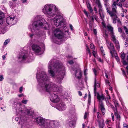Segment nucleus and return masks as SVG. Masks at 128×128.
Listing matches in <instances>:
<instances>
[{"instance_id":"8","label":"nucleus","mask_w":128,"mask_h":128,"mask_svg":"<svg viewBox=\"0 0 128 128\" xmlns=\"http://www.w3.org/2000/svg\"><path fill=\"white\" fill-rule=\"evenodd\" d=\"M49 126L48 128H56L58 127L60 124V123L58 121L55 120H50L48 122Z\"/></svg>"},{"instance_id":"40","label":"nucleus","mask_w":128,"mask_h":128,"mask_svg":"<svg viewBox=\"0 0 128 128\" xmlns=\"http://www.w3.org/2000/svg\"><path fill=\"white\" fill-rule=\"evenodd\" d=\"M123 126L124 128H127L128 127V125L124 123L123 124Z\"/></svg>"},{"instance_id":"18","label":"nucleus","mask_w":128,"mask_h":128,"mask_svg":"<svg viewBox=\"0 0 128 128\" xmlns=\"http://www.w3.org/2000/svg\"><path fill=\"white\" fill-rule=\"evenodd\" d=\"M99 102L102 112L103 115H104L106 112V110L105 108L104 107L102 102L101 100L99 101Z\"/></svg>"},{"instance_id":"24","label":"nucleus","mask_w":128,"mask_h":128,"mask_svg":"<svg viewBox=\"0 0 128 128\" xmlns=\"http://www.w3.org/2000/svg\"><path fill=\"white\" fill-rule=\"evenodd\" d=\"M4 16L3 13L0 12V24H2L3 22V18Z\"/></svg>"},{"instance_id":"6","label":"nucleus","mask_w":128,"mask_h":128,"mask_svg":"<svg viewBox=\"0 0 128 128\" xmlns=\"http://www.w3.org/2000/svg\"><path fill=\"white\" fill-rule=\"evenodd\" d=\"M54 24L56 27H61L64 25V19L61 15L56 16L54 18Z\"/></svg>"},{"instance_id":"19","label":"nucleus","mask_w":128,"mask_h":128,"mask_svg":"<svg viewBox=\"0 0 128 128\" xmlns=\"http://www.w3.org/2000/svg\"><path fill=\"white\" fill-rule=\"evenodd\" d=\"M126 54L124 53H122L120 55V57L123 60L122 63L124 65H126L128 64V63L124 60Z\"/></svg>"},{"instance_id":"50","label":"nucleus","mask_w":128,"mask_h":128,"mask_svg":"<svg viewBox=\"0 0 128 128\" xmlns=\"http://www.w3.org/2000/svg\"><path fill=\"white\" fill-rule=\"evenodd\" d=\"M124 12H126L125 11L124 12L123 11L122 12L121 14V16L122 17H123L124 16Z\"/></svg>"},{"instance_id":"31","label":"nucleus","mask_w":128,"mask_h":128,"mask_svg":"<svg viewBox=\"0 0 128 128\" xmlns=\"http://www.w3.org/2000/svg\"><path fill=\"white\" fill-rule=\"evenodd\" d=\"M96 81L94 82V92L95 95H96Z\"/></svg>"},{"instance_id":"17","label":"nucleus","mask_w":128,"mask_h":128,"mask_svg":"<svg viewBox=\"0 0 128 128\" xmlns=\"http://www.w3.org/2000/svg\"><path fill=\"white\" fill-rule=\"evenodd\" d=\"M75 75L77 78L78 79H80L82 76V75L81 70L80 69H77L76 70Z\"/></svg>"},{"instance_id":"35","label":"nucleus","mask_w":128,"mask_h":128,"mask_svg":"<svg viewBox=\"0 0 128 128\" xmlns=\"http://www.w3.org/2000/svg\"><path fill=\"white\" fill-rule=\"evenodd\" d=\"M10 41V40L9 39H7L4 42V45H6Z\"/></svg>"},{"instance_id":"57","label":"nucleus","mask_w":128,"mask_h":128,"mask_svg":"<svg viewBox=\"0 0 128 128\" xmlns=\"http://www.w3.org/2000/svg\"><path fill=\"white\" fill-rule=\"evenodd\" d=\"M78 92L79 95L80 96H81L82 95V93L80 91H79Z\"/></svg>"},{"instance_id":"58","label":"nucleus","mask_w":128,"mask_h":128,"mask_svg":"<svg viewBox=\"0 0 128 128\" xmlns=\"http://www.w3.org/2000/svg\"><path fill=\"white\" fill-rule=\"evenodd\" d=\"M94 10L95 12L96 13H97V9L96 8V7H94Z\"/></svg>"},{"instance_id":"5","label":"nucleus","mask_w":128,"mask_h":128,"mask_svg":"<svg viewBox=\"0 0 128 128\" xmlns=\"http://www.w3.org/2000/svg\"><path fill=\"white\" fill-rule=\"evenodd\" d=\"M58 87L56 85L52 83L48 84H44V86L42 87L43 90L50 92L52 91L54 92L57 91L58 90Z\"/></svg>"},{"instance_id":"55","label":"nucleus","mask_w":128,"mask_h":128,"mask_svg":"<svg viewBox=\"0 0 128 128\" xmlns=\"http://www.w3.org/2000/svg\"><path fill=\"white\" fill-rule=\"evenodd\" d=\"M110 120H106V121L105 123L106 124H108L109 123V122H110Z\"/></svg>"},{"instance_id":"4","label":"nucleus","mask_w":128,"mask_h":128,"mask_svg":"<svg viewBox=\"0 0 128 128\" xmlns=\"http://www.w3.org/2000/svg\"><path fill=\"white\" fill-rule=\"evenodd\" d=\"M108 30L110 32V35L111 36V39L113 42L115 44L116 48L118 49L120 48V46L119 42L117 40L116 36L113 31V27L110 25H108L106 26Z\"/></svg>"},{"instance_id":"48","label":"nucleus","mask_w":128,"mask_h":128,"mask_svg":"<svg viewBox=\"0 0 128 128\" xmlns=\"http://www.w3.org/2000/svg\"><path fill=\"white\" fill-rule=\"evenodd\" d=\"M122 73L124 75L126 76V72H125V71L124 70H122Z\"/></svg>"},{"instance_id":"60","label":"nucleus","mask_w":128,"mask_h":128,"mask_svg":"<svg viewBox=\"0 0 128 128\" xmlns=\"http://www.w3.org/2000/svg\"><path fill=\"white\" fill-rule=\"evenodd\" d=\"M98 59L99 61L100 62H102V61L101 58H98Z\"/></svg>"},{"instance_id":"21","label":"nucleus","mask_w":128,"mask_h":128,"mask_svg":"<svg viewBox=\"0 0 128 128\" xmlns=\"http://www.w3.org/2000/svg\"><path fill=\"white\" fill-rule=\"evenodd\" d=\"M97 98L99 101L101 100H103L105 99V97L104 95L102 94L101 95H100L98 93H97Z\"/></svg>"},{"instance_id":"16","label":"nucleus","mask_w":128,"mask_h":128,"mask_svg":"<svg viewBox=\"0 0 128 128\" xmlns=\"http://www.w3.org/2000/svg\"><path fill=\"white\" fill-rule=\"evenodd\" d=\"M28 57V55L27 54L22 52L20 54L18 58L22 60H26Z\"/></svg>"},{"instance_id":"34","label":"nucleus","mask_w":128,"mask_h":128,"mask_svg":"<svg viewBox=\"0 0 128 128\" xmlns=\"http://www.w3.org/2000/svg\"><path fill=\"white\" fill-rule=\"evenodd\" d=\"M115 110H114V111L115 110H117V108L118 106V103L117 102H116V103H115Z\"/></svg>"},{"instance_id":"1","label":"nucleus","mask_w":128,"mask_h":128,"mask_svg":"<svg viewBox=\"0 0 128 128\" xmlns=\"http://www.w3.org/2000/svg\"><path fill=\"white\" fill-rule=\"evenodd\" d=\"M104 6L105 7L106 12L108 13L111 17L113 20V23L115 24L116 22V21H117L119 24H121L120 20L118 18L116 14L117 13V7L116 6V2H113L111 6V10H110V8L109 5L107 2H106L104 4Z\"/></svg>"},{"instance_id":"46","label":"nucleus","mask_w":128,"mask_h":128,"mask_svg":"<svg viewBox=\"0 0 128 128\" xmlns=\"http://www.w3.org/2000/svg\"><path fill=\"white\" fill-rule=\"evenodd\" d=\"M93 71L94 72V74L95 76L96 75V70L95 68H94L93 69Z\"/></svg>"},{"instance_id":"41","label":"nucleus","mask_w":128,"mask_h":128,"mask_svg":"<svg viewBox=\"0 0 128 128\" xmlns=\"http://www.w3.org/2000/svg\"><path fill=\"white\" fill-rule=\"evenodd\" d=\"M88 114V113L86 112L85 113L84 116V119H86L87 117V115Z\"/></svg>"},{"instance_id":"62","label":"nucleus","mask_w":128,"mask_h":128,"mask_svg":"<svg viewBox=\"0 0 128 128\" xmlns=\"http://www.w3.org/2000/svg\"><path fill=\"white\" fill-rule=\"evenodd\" d=\"M87 70L86 69L84 71V74L86 75V72L87 71Z\"/></svg>"},{"instance_id":"3","label":"nucleus","mask_w":128,"mask_h":128,"mask_svg":"<svg viewBox=\"0 0 128 128\" xmlns=\"http://www.w3.org/2000/svg\"><path fill=\"white\" fill-rule=\"evenodd\" d=\"M56 12V7L52 4L45 5L43 9V12L44 13L50 16L54 14Z\"/></svg>"},{"instance_id":"61","label":"nucleus","mask_w":128,"mask_h":128,"mask_svg":"<svg viewBox=\"0 0 128 128\" xmlns=\"http://www.w3.org/2000/svg\"><path fill=\"white\" fill-rule=\"evenodd\" d=\"M91 102V98H88V103L90 104Z\"/></svg>"},{"instance_id":"12","label":"nucleus","mask_w":128,"mask_h":128,"mask_svg":"<svg viewBox=\"0 0 128 128\" xmlns=\"http://www.w3.org/2000/svg\"><path fill=\"white\" fill-rule=\"evenodd\" d=\"M107 46L110 50V53L112 55V53H116V51L115 50L113 44L111 42L107 41L106 42Z\"/></svg>"},{"instance_id":"30","label":"nucleus","mask_w":128,"mask_h":128,"mask_svg":"<svg viewBox=\"0 0 128 128\" xmlns=\"http://www.w3.org/2000/svg\"><path fill=\"white\" fill-rule=\"evenodd\" d=\"M103 36L105 38L106 41L107 42V41H108L107 40V38H108V34H107L106 32L104 33L103 34Z\"/></svg>"},{"instance_id":"2","label":"nucleus","mask_w":128,"mask_h":128,"mask_svg":"<svg viewBox=\"0 0 128 128\" xmlns=\"http://www.w3.org/2000/svg\"><path fill=\"white\" fill-rule=\"evenodd\" d=\"M53 67L54 68V69L57 71H60L64 68L62 63L57 61L56 60H54L50 61L48 64V68L49 69L48 71L52 77H53L54 75V72L52 70Z\"/></svg>"},{"instance_id":"47","label":"nucleus","mask_w":128,"mask_h":128,"mask_svg":"<svg viewBox=\"0 0 128 128\" xmlns=\"http://www.w3.org/2000/svg\"><path fill=\"white\" fill-rule=\"evenodd\" d=\"M118 31L120 33H122V30L121 28H118Z\"/></svg>"},{"instance_id":"39","label":"nucleus","mask_w":128,"mask_h":128,"mask_svg":"<svg viewBox=\"0 0 128 128\" xmlns=\"http://www.w3.org/2000/svg\"><path fill=\"white\" fill-rule=\"evenodd\" d=\"M4 79L3 76L2 75H0V81H2Z\"/></svg>"},{"instance_id":"13","label":"nucleus","mask_w":128,"mask_h":128,"mask_svg":"<svg viewBox=\"0 0 128 128\" xmlns=\"http://www.w3.org/2000/svg\"><path fill=\"white\" fill-rule=\"evenodd\" d=\"M37 79L38 81H41V80L46 81L47 80V76L44 72H42L41 73L40 76L37 75Z\"/></svg>"},{"instance_id":"53","label":"nucleus","mask_w":128,"mask_h":128,"mask_svg":"<svg viewBox=\"0 0 128 128\" xmlns=\"http://www.w3.org/2000/svg\"><path fill=\"white\" fill-rule=\"evenodd\" d=\"M68 62L70 64H72L74 63V62L72 60H71L69 61Z\"/></svg>"},{"instance_id":"26","label":"nucleus","mask_w":128,"mask_h":128,"mask_svg":"<svg viewBox=\"0 0 128 128\" xmlns=\"http://www.w3.org/2000/svg\"><path fill=\"white\" fill-rule=\"evenodd\" d=\"M87 6L90 12H92L93 10L91 6L89 3L87 4Z\"/></svg>"},{"instance_id":"33","label":"nucleus","mask_w":128,"mask_h":128,"mask_svg":"<svg viewBox=\"0 0 128 128\" xmlns=\"http://www.w3.org/2000/svg\"><path fill=\"white\" fill-rule=\"evenodd\" d=\"M99 14L100 16V17L102 19V21H104V15L103 14H101L100 12H99Z\"/></svg>"},{"instance_id":"7","label":"nucleus","mask_w":128,"mask_h":128,"mask_svg":"<svg viewBox=\"0 0 128 128\" xmlns=\"http://www.w3.org/2000/svg\"><path fill=\"white\" fill-rule=\"evenodd\" d=\"M49 121V120H46L40 117H38L36 119V122L43 128H48V122Z\"/></svg>"},{"instance_id":"36","label":"nucleus","mask_w":128,"mask_h":128,"mask_svg":"<svg viewBox=\"0 0 128 128\" xmlns=\"http://www.w3.org/2000/svg\"><path fill=\"white\" fill-rule=\"evenodd\" d=\"M86 47H87V49H86V50L88 52L89 54L90 55L91 54V53L90 52V50L87 45H86Z\"/></svg>"},{"instance_id":"63","label":"nucleus","mask_w":128,"mask_h":128,"mask_svg":"<svg viewBox=\"0 0 128 128\" xmlns=\"http://www.w3.org/2000/svg\"><path fill=\"white\" fill-rule=\"evenodd\" d=\"M95 52L94 51V50H93L92 51V53L93 54V55L94 56H95Z\"/></svg>"},{"instance_id":"14","label":"nucleus","mask_w":128,"mask_h":128,"mask_svg":"<svg viewBox=\"0 0 128 128\" xmlns=\"http://www.w3.org/2000/svg\"><path fill=\"white\" fill-rule=\"evenodd\" d=\"M32 50L36 54L39 55L38 54L41 52V48L38 45L34 44L32 45Z\"/></svg>"},{"instance_id":"44","label":"nucleus","mask_w":128,"mask_h":128,"mask_svg":"<svg viewBox=\"0 0 128 128\" xmlns=\"http://www.w3.org/2000/svg\"><path fill=\"white\" fill-rule=\"evenodd\" d=\"M84 13L86 15V16H88V14L87 12L86 11V10H84Z\"/></svg>"},{"instance_id":"56","label":"nucleus","mask_w":128,"mask_h":128,"mask_svg":"<svg viewBox=\"0 0 128 128\" xmlns=\"http://www.w3.org/2000/svg\"><path fill=\"white\" fill-rule=\"evenodd\" d=\"M95 34H96L97 32L96 29H94L93 30Z\"/></svg>"},{"instance_id":"25","label":"nucleus","mask_w":128,"mask_h":128,"mask_svg":"<svg viewBox=\"0 0 128 128\" xmlns=\"http://www.w3.org/2000/svg\"><path fill=\"white\" fill-rule=\"evenodd\" d=\"M112 54H111L112 56V58H113L114 56L116 58V60L118 62H120V60L119 58L117 56V53L116 52V53L113 54L112 53Z\"/></svg>"},{"instance_id":"22","label":"nucleus","mask_w":128,"mask_h":128,"mask_svg":"<svg viewBox=\"0 0 128 128\" xmlns=\"http://www.w3.org/2000/svg\"><path fill=\"white\" fill-rule=\"evenodd\" d=\"M96 115L98 118V119L97 120V121L98 122L99 126H100L102 123L101 120H100V118H101V114L100 112H98Z\"/></svg>"},{"instance_id":"11","label":"nucleus","mask_w":128,"mask_h":128,"mask_svg":"<svg viewBox=\"0 0 128 128\" xmlns=\"http://www.w3.org/2000/svg\"><path fill=\"white\" fill-rule=\"evenodd\" d=\"M43 25V24L40 20L34 21L32 24L33 28L35 30H38Z\"/></svg>"},{"instance_id":"9","label":"nucleus","mask_w":128,"mask_h":128,"mask_svg":"<svg viewBox=\"0 0 128 128\" xmlns=\"http://www.w3.org/2000/svg\"><path fill=\"white\" fill-rule=\"evenodd\" d=\"M53 34L56 37L59 39H61L63 37H65L62 31L59 28H57L54 30Z\"/></svg>"},{"instance_id":"37","label":"nucleus","mask_w":128,"mask_h":128,"mask_svg":"<svg viewBox=\"0 0 128 128\" xmlns=\"http://www.w3.org/2000/svg\"><path fill=\"white\" fill-rule=\"evenodd\" d=\"M90 47L92 49H94V44L92 43H91L90 44Z\"/></svg>"},{"instance_id":"20","label":"nucleus","mask_w":128,"mask_h":128,"mask_svg":"<svg viewBox=\"0 0 128 128\" xmlns=\"http://www.w3.org/2000/svg\"><path fill=\"white\" fill-rule=\"evenodd\" d=\"M58 108L60 110L62 111L65 110L66 108V106L63 103H60L58 105Z\"/></svg>"},{"instance_id":"28","label":"nucleus","mask_w":128,"mask_h":128,"mask_svg":"<svg viewBox=\"0 0 128 128\" xmlns=\"http://www.w3.org/2000/svg\"><path fill=\"white\" fill-rule=\"evenodd\" d=\"M114 114L116 116L117 118L120 119V115L118 114L117 113V111L116 110H114Z\"/></svg>"},{"instance_id":"45","label":"nucleus","mask_w":128,"mask_h":128,"mask_svg":"<svg viewBox=\"0 0 128 128\" xmlns=\"http://www.w3.org/2000/svg\"><path fill=\"white\" fill-rule=\"evenodd\" d=\"M46 26L45 27H44L45 29H46V30L48 29V28H48L49 27V25H48V24L47 23L46 24Z\"/></svg>"},{"instance_id":"32","label":"nucleus","mask_w":128,"mask_h":128,"mask_svg":"<svg viewBox=\"0 0 128 128\" xmlns=\"http://www.w3.org/2000/svg\"><path fill=\"white\" fill-rule=\"evenodd\" d=\"M64 71L63 72H62V74H61V76L60 77V78H58V79H59V80H62L64 78Z\"/></svg>"},{"instance_id":"49","label":"nucleus","mask_w":128,"mask_h":128,"mask_svg":"<svg viewBox=\"0 0 128 128\" xmlns=\"http://www.w3.org/2000/svg\"><path fill=\"white\" fill-rule=\"evenodd\" d=\"M100 50L101 52L103 53V54H104V50L102 46L100 48Z\"/></svg>"},{"instance_id":"27","label":"nucleus","mask_w":128,"mask_h":128,"mask_svg":"<svg viewBox=\"0 0 128 128\" xmlns=\"http://www.w3.org/2000/svg\"><path fill=\"white\" fill-rule=\"evenodd\" d=\"M123 27L124 30L125 31L126 33L127 34L128 38L126 40H127L128 41V29L126 26H124Z\"/></svg>"},{"instance_id":"64","label":"nucleus","mask_w":128,"mask_h":128,"mask_svg":"<svg viewBox=\"0 0 128 128\" xmlns=\"http://www.w3.org/2000/svg\"><path fill=\"white\" fill-rule=\"evenodd\" d=\"M2 58H3V60H5V58H6V56H5V55H4L2 56Z\"/></svg>"},{"instance_id":"29","label":"nucleus","mask_w":128,"mask_h":128,"mask_svg":"<svg viewBox=\"0 0 128 128\" xmlns=\"http://www.w3.org/2000/svg\"><path fill=\"white\" fill-rule=\"evenodd\" d=\"M74 122L72 120H71L69 122V125L70 126L72 127L74 126Z\"/></svg>"},{"instance_id":"59","label":"nucleus","mask_w":128,"mask_h":128,"mask_svg":"<svg viewBox=\"0 0 128 128\" xmlns=\"http://www.w3.org/2000/svg\"><path fill=\"white\" fill-rule=\"evenodd\" d=\"M111 108H112V110H114H114H115V108L114 107V106L111 105Z\"/></svg>"},{"instance_id":"42","label":"nucleus","mask_w":128,"mask_h":128,"mask_svg":"<svg viewBox=\"0 0 128 128\" xmlns=\"http://www.w3.org/2000/svg\"><path fill=\"white\" fill-rule=\"evenodd\" d=\"M28 100H22V103H24L25 104H26Z\"/></svg>"},{"instance_id":"43","label":"nucleus","mask_w":128,"mask_h":128,"mask_svg":"<svg viewBox=\"0 0 128 128\" xmlns=\"http://www.w3.org/2000/svg\"><path fill=\"white\" fill-rule=\"evenodd\" d=\"M92 20V21H94V18H95L96 19V16L95 15L93 16H91Z\"/></svg>"},{"instance_id":"52","label":"nucleus","mask_w":128,"mask_h":128,"mask_svg":"<svg viewBox=\"0 0 128 128\" xmlns=\"http://www.w3.org/2000/svg\"><path fill=\"white\" fill-rule=\"evenodd\" d=\"M70 28L71 30H73V26H72V25L71 24H70Z\"/></svg>"},{"instance_id":"15","label":"nucleus","mask_w":128,"mask_h":128,"mask_svg":"<svg viewBox=\"0 0 128 128\" xmlns=\"http://www.w3.org/2000/svg\"><path fill=\"white\" fill-rule=\"evenodd\" d=\"M50 99L52 102H59L60 99L58 96L54 94H52L50 96Z\"/></svg>"},{"instance_id":"54","label":"nucleus","mask_w":128,"mask_h":128,"mask_svg":"<svg viewBox=\"0 0 128 128\" xmlns=\"http://www.w3.org/2000/svg\"><path fill=\"white\" fill-rule=\"evenodd\" d=\"M22 87H20L19 89V92H21L22 91Z\"/></svg>"},{"instance_id":"23","label":"nucleus","mask_w":128,"mask_h":128,"mask_svg":"<svg viewBox=\"0 0 128 128\" xmlns=\"http://www.w3.org/2000/svg\"><path fill=\"white\" fill-rule=\"evenodd\" d=\"M96 3L98 5L99 8V10L100 11V10H102V7L100 0H96Z\"/></svg>"},{"instance_id":"51","label":"nucleus","mask_w":128,"mask_h":128,"mask_svg":"<svg viewBox=\"0 0 128 128\" xmlns=\"http://www.w3.org/2000/svg\"><path fill=\"white\" fill-rule=\"evenodd\" d=\"M111 116H112V119L113 121L114 120V118L113 114L112 113L111 114Z\"/></svg>"},{"instance_id":"38","label":"nucleus","mask_w":128,"mask_h":128,"mask_svg":"<svg viewBox=\"0 0 128 128\" xmlns=\"http://www.w3.org/2000/svg\"><path fill=\"white\" fill-rule=\"evenodd\" d=\"M117 5L118 6H119L120 7L122 8V3L121 2H120L117 4Z\"/></svg>"},{"instance_id":"10","label":"nucleus","mask_w":128,"mask_h":128,"mask_svg":"<svg viewBox=\"0 0 128 128\" xmlns=\"http://www.w3.org/2000/svg\"><path fill=\"white\" fill-rule=\"evenodd\" d=\"M16 19L14 16L12 17L10 16L7 18L6 22L9 25H13L16 23Z\"/></svg>"}]
</instances>
